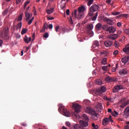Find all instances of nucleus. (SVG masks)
I'll return each instance as SVG.
<instances>
[{"label": "nucleus", "instance_id": "obj_15", "mask_svg": "<svg viewBox=\"0 0 129 129\" xmlns=\"http://www.w3.org/2000/svg\"><path fill=\"white\" fill-rule=\"evenodd\" d=\"M112 45V42L111 41L107 40L104 42V45L106 47L109 48Z\"/></svg>", "mask_w": 129, "mask_h": 129}, {"label": "nucleus", "instance_id": "obj_43", "mask_svg": "<svg viewBox=\"0 0 129 129\" xmlns=\"http://www.w3.org/2000/svg\"><path fill=\"white\" fill-rule=\"evenodd\" d=\"M66 125L68 126L69 127H71V123L69 121H67Z\"/></svg>", "mask_w": 129, "mask_h": 129}, {"label": "nucleus", "instance_id": "obj_7", "mask_svg": "<svg viewBox=\"0 0 129 129\" xmlns=\"http://www.w3.org/2000/svg\"><path fill=\"white\" fill-rule=\"evenodd\" d=\"M111 115H110L108 118H104L102 121L103 125H106L110 122H113V120L111 119Z\"/></svg>", "mask_w": 129, "mask_h": 129}, {"label": "nucleus", "instance_id": "obj_45", "mask_svg": "<svg viewBox=\"0 0 129 129\" xmlns=\"http://www.w3.org/2000/svg\"><path fill=\"white\" fill-rule=\"evenodd\" d=\"M69 21H70L71 24H73V20L72 19V17H70V18L69 19Z\"/></svg>", "mask_w": 129, "mask_h": 129}, {"label": "nucleus", "instance_id": "obj_19", "mask_svg": "<svg viewBox=\"0 0 129 129\" xmlns=\"http://www.w3.org/2000/svg\"><path fill=\"white\" fill-rule=\"evenodd\" d=\"M129 56H124L122 58L121 61H122V62L125 64L128 61Z\"/></svg>", "mask_w": 129, "mask_h": 129}, {"label": "nucleus", "instance_id": "obj_64", "mask_svg": "<svg viewBox=\"0 0 129 129\" xmlns=\"http://www.w3.org/2000/svg\"><path fill=\"white\" fill-rule=\"evenodd\" d=\"M124 103L128 104H129V99L127 100V101L126 102H124Z\"/></svg>", "mask_w": 129, "mask_h": 129}, {"label": "nucleus", "instance_id": "obj_22", "mask_svg": "<svg viewBox=\"0 0 129 129\" xmlns=\"http://www.w3.org/2000/svg\"><path fill=\"white\" fill-rule=\"evenodd\" d=\"M25 16H26V21L28 22L30 18V14L28 12H25Z\"/></svg>", "mask_w": 129, "mask_h": 129}, {"label": "nucleus", "instance_id": "obj_28", "mask_svg": "<svg viewBox=\"0 0 129 129\" xmlns=\"http://www.w3.org/2000/svg\"><path fill=\"white\" fill-rule=\"evenodd\" d=\"M87 1L88 2V3H87V5L89 7L91 6L94 3V0H87Z\"/></svg>", "mask_w": 129, "mask_h": 129}, {"label": "nucleus", "instance_id": "obj_36", "mask_svg": "<svg viewBox=\"0 0 129 129\" xmlns=\"http://www.w3.org/2000/svg\"><path fill=\"white\" fill-rule=\"evenodd\" d=\"M112 115L113 116H116L118 115V113L116 111H114V112H112Z\"/></svg>", "mask_w": 129, "mask_h": 129}, {"label": "nucleus", "instance_id": "obj_27", "mask_svg": "<svg viewBox=\"0 0 129 129\" xmlns=\"http://www.w3.org/2000/svg\"><path fill=\"white\" fill-rule=\"evenodd\" d=\"M119 73L122 75H126L127 73V72L126 71V70L122 69L119 72Z\"/></svg>", "mask_w": 129, "mask_h": 129}, {"label": "nucleus", "instance_id": "obj_24", "mask_svg": "<svg viewBox=\"0 0 129 129\" xmlns=\"http://www.w3.org/2000/svg\"><path fill=\"white\" fill-rule=\"evenodd\" d=\"M53 11H54L53 8H51L50 9H48L46 10V12H47V14H48V15H50L52 14V13H53Z\"/></svg>", "mask_w": 129, "mask_h": 129}, {"label": "nucleus", "instance_id": "obj_44", "mask_svg": "<svg viewBox=\"0 0 129 129\" xmlns=\"http://www.w3.org/2000/svg\"><path fill=\"white\" fill-rule=\"evenodd\" d=\"M30 4V1H27L25 3V5H24V8H26V6H27V5Z\"/></svg>", "mask_w": 129, "mask_h": 129}, {"label": "nucleus", "instance_id": "obj_46", "mask_svg": "<svg viewBox=\"0 0 129 129\" xmlns=\"http://www.w3.org/2000/svg\"><path fill=\"white\" fill-rule=\"evenodd\" d=\"M121 33H122L121 31L118 30V31H117V34H116L115 35L119 36L120 34H121Z\"/></svg>", "mask_w": 129, "mask_h": 129}, {"label": "nucleus", "instance_id": "obj_18", "mask_svg": "<svg viewBox=\"0 0 129 129\" xmlns=\"http://www.w3.org/2000/svg\"><path fill=\"white\" fill-rule=\"evenodd\" d=\"M105 80L107 82H114L115 81L114 78L110 77V76H107Z\"/></svg>", "mask_w": 129, "mask_h": 129}, {"label": "nucleus", "instance_id": "obj_62", "mask_svg": "<svg viewBox=\"0 0 129 129\" xmlns=\"http://www.w3.org/2000/svg\"><path fill=\"white\" fill-rule=\"evenodd\" d=\"M98 126L96 125V126H93V129H98Z\"/></svg>", "mask_w": 129, "mask_h": 129}, {"label": "nucleus", "instance_id": "obj_6", "mask_svg": "<svg viewBox=\"0 0 129 129\" xmlns=\"http://www.w3.org/2000/svg\"><path fill=\"white\" fill-rule=\"evenodd\" d=\"M102 29L103 30H106L107 32H108L110 33H113L116 31V29L114 27L112 26L106 28V25H104Z\"/></svg>", "mask_w": 129, "mask_h": 129}, {"label": "nucleus", "instance_id": "obj_26", "mask_svg": "<svg viewBox=\"0 0 129 129\" xmlns=\"http://www.w3.org/2000/svg\"><path fill=\"white\" fill-rule=\"evenodd\" d=\"M128 17V14H122L118 16V18H127Z\"/></svg>", "mask_w": 129, "mask_h": 129}, {"label": "nucleus", "instance_id": "obj_33", "mask_svg": "<svg viewBox=\"0 0 129 129\" xmlns=\"http://www.w3.org/2000/svg\"><path fill=\"white\" fill-rule=\"evenodd\" d=\"M88 29L89 30L91 31L92 29H93V25L92 24H89L88 25Z\"/></svg>", "mask_w": 129, "mask_h": 129}, {"label": "nucleus", "instance_id": "obj_4", "mask_svg": "<svg viewBox=\"0 0 129 129\" xmlns=\"http://www.w3.org/2000/svg\"><path fill=\"white\" fill-rule=\"evenodd\" d=\"M1 37L4 40H8L10 37L8 36V28H5L1 34Z\"/></svg>", "mask_w": 129, "mask_h": 129}, {"label": "nucleus", "instance_id": "obj_1", "mask_svg": "<svg viewBox=\"0 0 129 129\" xmlns=\"http://www.w3.org/2000/svg\"><path fill=\"white\" fill-rule=\"evenodd\" d=\"M86 8L84 6L78 8V10H75L74 12V16L75 18H77L79 20H81L84 16V12H85Z\"/></svg>", "mask_w": 129, "mask_h": 129}, {"label": "nucleus", "instance_id": "obj_14", "mask_svg": "<svg viewBox=\"0 0 129 129\" xmlns=\"http://www.w3.org/2000/svg\"><path fill=\"white\" fill-rule=\"evenodd\" d=\"M118 36L115 34H110L108 36V38L110 40H115L118 38Z\"/></svg>", "mask_w": 129, "mask_h": 129}, {"label": "nucleus", "instance_id": "obj_3", "mask_svg": "<svg viewBox=\"0 0 129 129\" xmlns=\"http://www.w3.org/2000/svg\"><path fill=\"white\" fill-rule=\"evenodd\" d=\"M61 110H62V114L64 116H66L68 117L71 116V113H70L69 110H68L66 108H64L63 106H61L58 108L59 112H60Z\"/></svg>", "mask_w": 129, "mask_h": 129}, {"label": "nucleus", "instance_id": "obj_5", "mask_svg": "<svg viewBox=\"0 0 129 129\" xmlns=\"http://www.w3.org/2000/svg\"><path fill=\"white\" fill-rule=\"evenodd\" d=\"M99 42L98 40H95L93 42V45L92 46L93 51L95 52V51H99Z\"/></svg>", "mask_w": 129, "mask_h": 129}, {"label": "nucleus", "instance_id": "obj_23", "mask_svg": "<svg viewBox=\"0 0 129 129\" xmlns=\"http://www.w3.org/2000/svg\"><path fill=\"white\" fill-rule=\"evenodd\" d=\"M102 24L101 23H99L98 24H97L96 25V30H98V31L100 30L102 28Z\"/></svg>", "mask_w": 129, "mask_h": 129}, {"label": "nucleus", "instance_id": "obj_51", "mask_svg": "<svg viewBox=\"0 0 129 129\" xmlns=\"http://www.w3.org/2000/svg\"><path fill=\"white\" fill-rule=\"evenodd\" d=\"M106 62V58L103 59L102 61V64H105Z\"/></svg>", "mask_w": 129, "mask_h": 129}, {"label": "nucleus", "instance_id": "obj_58", "mask_svg": "<svg viewBox=\"0 0 129 129\" xmlns=\"http://www.w3.org/2000/svg\"><path fill=\"white\" fill-rule=\"evenodd\" d=\"M111 1H112V0H106V3H107L108 5H110V3H111Z\"/></svg>", "mask_w": 129, "mask_h": 129}, {"label": "nucleus", "instance_id": "obj_35", "mask_svg": "<svg viewBox=\"0 0 129 129\" xmlns=\"http://www.w3.org/2000/svg\"><path fill=\"white\" fill-rule=\"evenodd\" d=\"M98 16V12H96V15L93 16L92 18V21H95Z\"/></svg>", "mask_w": 129, "mask_h": 129}, {"label": "nucleus", "instance_id": "obj_59", "mask_svg": "<svg viewBox=\"0 0 129 129\" xmlns=\"http://www.w3.org/2000/svg\"><path fill=\"white\" fill-rule=\"evenodd\" d=\"M21 1L22 0H16V4L18 5L19 4H20V3H21Z\"/></svg>", "mask_w": 129, "mask_h": 129}, {"label": "nucleus", "instance_id": "obj_13", "mask_svg": "<svg viewBox=\"0 0 129 129\" xmlns=\"http://www.w3.org/2000/svg\"><path fill=\"white\" fill-rule=\"evenodd\" d=\"M106 92V88L105 87L102 86L100 89L97 90V93L100 94H102L103 93Z\"/></svg>", "mask_w": 129, "mask_h": 129}, {"label": "nucleus", "instance_id": "obj_10", "mask_svg": "<svg viewBox=\"0 0 129 129\" xmlns=\"http://www.w3.org/2000/svg\"><path fill=\"white\" fill-rule=\"evenodd\" d=\"M73 108L75 109V111L77 113H80L81 112V106L77 103L73 104Z\"/></svg>", "mask_w": 129, "mask_h": 129}, {"label": "nucleus", "instance_id": "obj_2", "mask_svg": "<svg viewBox=\"0 0 129 129\" xmlns=\"http://www.w3.org/2000/svg\"><path fill=\"white\" fill-rule=\"evenodd\" d=\"M80 125L78 124L75 125L74 126V129H86L85 127L88 125V122L83 120H80Z\"/></svg>", "mask_w": 129, "mask_h": 129}, {"label": "nucleus", "instance_id": "obj_37", "mask_svg": "<svg viewBox=\"0 0 129 129\" xmlns=\"http://www.w3.org/2000/svg\"><path fill=\"white\" fill-rule=\"evenodd\" d=\"M48 27V25L47 23H45L44 24V26H43V29H47Z\"/></svg>", "mask_w": 129, "mask_h": 129}, {"label": "nucleus", "instance_id": "obj_21", "mask_svg": "<svg viewBox=\"0 0 129 129\" xmlns=\"http://www.w3.org/2000/svg\"><path fill=\"white\" fill-rule=\"evenodd\" d=\"M82 116L83 119L86 120V122H88V121L89 120V118L87 116V115H86V114H82Z\"/></svg>", "mask_w": 129, "mask_h": 129}, {"label": "nucleus", "instance_id": "obj_30", "mask_svg": "<svg viewBox=\"0 0 129 129\" xmlns=\"http://www.w3.org/2000/svg\"><path fill=\"white\" fill-rule=\"evenodd\" d=\"M28 31L27 29H23L21 31V35H24Z\"/></svg>", "mask_w": 129, "mask_h": 129}, {"label": "nucleus", "instance_id": "obj_40", "mask_svg": "<svg viewBox=\"0 0 129 129\" xmlns=\"http://www.w3.org/2000/svg\"><path fill=\"white\" fill-rule=\"evenodd\" d=\"M44 38H47L48 37V33H44V35H43Z\"/></svg>", "mask_w": 129, "mask_h": 129}, {"label": "nucleus", "instance_id": "obj_34", "mask_svg": "<svg viewBox=\"0 0 129 129\" xmlns=\"http://www.w3.org/2000/svg\"><path fill=\"white\" fill-rule=\"evenodd\" d=\"M114 46L116 48H118L119 46V43L118 42L115 41L114 43Z\"/></svg>", "mask_w": 129, "mask_h": 129}, {"label": "nucleus", "instance_id": "obj_54", "mask_svg": "<svg viewBox=\"0 0 129 129\" xmlns=\"http://www.w3.org/2000/svg\"><path fill=\"white\" fill-rule=\"evenodd\" d=\"M70 10L69 9H68L66 11V14H67V15L68 16H69L70 15Z\"/></svg>", "mask_w": 129, "mask_h": 129}, {"label": "nucleus", "instance_id": "obj_60", "mask_svg": "<svg viewBox=\"0 0 129 129\" xmlns=\"http://www.w3.org/2000/svg\"><path fill=\"white\" fill-rule=\"evenodd\" d=\"M117 26H118V27L121 26V23L120 22L117 23Z\"/></svg>", "mask_w": 129, "mask_h": 129}, {"label": "nucleus", "instance_id": "obj_41", "mask_svg": "<svg viewBox=\"0 0 129 129\" xmlns=\"http://www.w3.org/2000/svg\"><path fill=\"white\" fill-rule=\"evenodd\" d=\"M126 105H127V104L123 103L122 104L120 105V107L123 108L125 107Z\"/></svg>", "mask_w": 129, "mask_h": 129}, {"label": "nucleus", "instance_id": "obj_12", "mask_svg": "<svg viewBox=\"0 0 129 129\" xmlns=\"http://www.w3.org/2000/svg\"><path fill=\"white\" fill-rule=\"evenodd\" d=\"M123 113V117L125 118H127L129 116V106L124 109Z\"/></svg>", "mask_w": 129, "mask_h": 129}, {"label": "nucleus", "instance_id": "obj_52", "mask_svg": "<svg viewBox=\"0 0 129 129\" xmlns=\"http://www.w3.org/2000/svg\"><path fill=\"white\" fill-rule=\"evenodd\" d=\"M118 53V51L117 50H116L114 51V52L113 53V54L115 55H117Z\"/></svg>", "mask_w": 129, "mask_h": 129}, {"label": "nucleus", "instance_id": "obj_32", "mask_svg": "<svg viewBox=\"0 0 129 129\" xmlns=\"http://www.w3.org/2000/svg\"><path fill=\"white\" fill-rule=\"evenodd\" d=\"M104 99L108 101H110V102H112V98L107 97L106 96H105L104 97Z\"/></svg>", "mask_w": 129, "mask_h": 129}, {"label": "nucleus", "instance_id": "obj_17", "mask_svg": "<svg viewBox=\"0 0 129 129\" xmlns=\"http://www.w3.org/2000/svg\"><path fill=\"white\" fill-rule=\"evenodd\" d=\"M123 52H124L125 53L129 55V43L127 44L122 50Z\"/></svg>", "mask_w": 129, "mask_h": 129}, {"label": "nucleus", "instance_id": "obj_38", "mask_svg": "<svg viewBox=\"0 0 129 129\" xmlns=\"http://www.w3.org/2000/svg\"><path fill=\"white\" fill-rule=\"evenodd\" d=\"M124 33L129 35V28H126L124 30Z\"/></svg>", "mask_w": 129, "mask_h": 129}, {"label": "nucleus", "instance_id": "obj_53", "mask_svg": "<svg viewBox=\"0 0 129 129\" xmlns=\"http://www.w3.org/2000/svg\"><path fill=\"white\" fill-rule=\"evenodd\" d=\"M48 27L49 29H52L53 27L52 24H49Z\"/></svg>", "mask_w": 129, "mask_h": 129}, {"label": "nucleus", "instance_id": "obj_20", "mask_svg": "<svg viewBox=\"0 0 129 129\" xmlns=\"http://www.w3.org/2000/svg\"><path fill=\"white\" fill-rule=\"evenodd\" d=\"M104 21L108 22V24H109L110 25L112 24V23L113 21L111 19H109V18H104Z\"/></svg>", "mask_w": 129, "mask_h": 129}, {"label": "nucleus", "instance_id": "obj_56", "mask_svg": "<svg viewBox=\"0 0 129 129\" xmlns=\"http://www.w3.org/2000/svg\"><path fill=\"white\" fill-rule=\"evenodd\" d=\"M45 30H46V29L42 28V30H40V33H44L45 32Z\"/></svg>", "mask_w": 129, "mask_h": 129}, {"label": "nucleus", "instance_id": "obj_16", "mask_svg": "<svg viewBox=\"0 0 129 129\" xmlns=\"http://www.w3.org/2000/svg\"><path fill=\"white\" fill-rule=\"evenodd\" d=\"M31 37H28L27 36L25 35V37L24 38V41L25 42V43L28 44L30 42H31Z\"/></svg>", "mask_w": 129, "mask_h": 129}, {"label": "nucleus", "instance_id": "obj_29", "mask_svg": "<svg viewBox=\"0 0 129 129\" xmlns=\"http://www.w3.org/2000/svg\"><path fill=\"white\" fill-rule=\"evenodd\" d=\"M97 109H98L99 110H101L102 109V106L101 103H98V104H97L96 106Z\"/></svg>", "mask_w": 129, "mask_h": 129}, {"label": "nucleus", "instance_id": "obj_31", "mask_svg": "<svg viewBox=\"0 0 129 129\" xmlns=\"http://www.w3.org/2000/svg\"><path fill=\"white\" fill-rule=\"evenodd\" d=\"M21 28H22V22H20L17 25L16 28L17 30L18 29L20 30Z\"/></svg>", "mask_w": 129, "mask_h": 129}, {"label": "nucleus", "instance_id": "obj_50", "mask_svg": "<svg viewBox=\"0 0 129 129\" xmlns=\"http://www.w3.org/2000/svg\"><path fill=\"white\" fill-rule=\"evenodd\" d=\"M8 13V9H5L4 12H3V15H7Z\"/></svg>", "mask_w": 129, "mask_h": 129}, {"label": "nucleus", "instance_id": "obj_42", "mask_svg": "<svg viewBox=\"0 0 129 129\" xmlns=\"http://www.w3.org/2000/svg\"><path fill=\"white\" fill-rule=\"evenodd\" d=\"M120 14V12H112V15L114 16H117Z\"/></svg>", "mask_w": 129, "mask_h": 129}, {"label": "nucleus", "instance_id": "obj_48", "mask_svg": "<svg viewBox=\"0 0 129 129\" xmlns=\"http://www.w3.org/2000/svg\"><path fill=\"white\" fill-rule=\"evenodd\" d=\"M60 28L59 26H56V27L55 28V31H56V32H58V30H60Z\"/></svg>", "mask_w": 129, "mask_h": 129}, {"label": "nucleus", "instance_id": "obj_63", "mask_svg": "<svg viewBox=\"0 0 129 129\" xmlns=\"http://www.w3.org/2000/svg\"><path fill=\"white\" fill-rule=\"evenodd\" d=\"M124 129H129V126L128 125H126L124 126Z\"/></svg>", "mask_w": 129, "mask_h": 129}, {"label": "nucleus", "instance_id": "obj_39", "mask_svg": "<svg viewBox=\"0 0 129 129\" xmlns=\"http://www.w3.org/2000/svg\"><path fill=\"white\" fill-rule=\"evenodd\" d=\"M22 20V14L19 15L18 18L17 19V21L20 22Z\"/></svg>", "mask_w": 129, "mask_h": 129}, {"label": "nucleus", "instance_id": "obj_47", "mask_svg": "<svg viewBox=\"0 0 129 129\" xmlns=\"http://www.w3.org/2000/svg\"><path fill=\"white\" fill-rule=\"evenodd\" d=\"M118 65L116 64V68H113V69H112V72H115L116 70V68H117Z\"/></svg>", "mask_w": 129, "mask_h": 129}, {"label": "nucleus", "instance_id": "obj_11", "mask_svg": "<svg viewBox=\"0 0 129 129\" xmlns=\"http://www.w3.org/2000/svg\"><path fill=\"white\" fill-rule=\"evenodd\" d=\"M121 89H123V86L121 85H117L113 88V93H116Z\"/></svg>", "mask_w": 129, "mask_h": 129}, {"label": "nucleus", "instance_id": "obj_61", "mask_svg": "<svg viewBox=\"0 0 129 129\" xmlns=\"http://www.w3.org/2000/svg\"><path fill=\"white\" fill-rule=\"evenodd\" d=\"M54 18L53 17H48V20H53Z\"/></svg>", "mask_w": 129, "mask_h": 129}, {"label": "nucleus", "instance_id": "obj_57", "mask_svg": "<svg viewBox=\"0 0 129 129\" xmlns=\"http://www.w3.org/2000/svg\"><path fill=\"white\" fill-rule=\"evenodd\" d=\"M32 20H29V21L28 22V25H30L32 24Z\"/></svg>", "mask_w": 129, "mask_h": 129}, {"label": "nucleus", "instance_id": "obj_9", "mask_svg": "<svg viewBox=\"0 0 129 129\" xmlns=\"http://www.w3.org/2000/svg\"><path fill=\"white\" fill-rule=\"evenodd\" d=\"M99 9V6L98 5H93L90 8V11L91 13H94L95 12H97Z\"/></svg>", "mask_w": 129, "mask_h": 129}, {"label": "nucleus", "instance_id": "obj_49", "mask_svg": "<svg viewBox=\"0 0 129 129\" xmlns=\"http://www.w3.org/2000/svg\"><path fill=\"white\" fill-rule=\"evenodd\" d=\"M108 67L107 66H104L102 67V70H104V71H107Z\"/></svg>", "mask_w": 129, "mask_h": 129}, {"label": "nucleus", "instance_id": "obj_25", "mask_svg": "<svg viewBox=\"0 0 129 129\" xmlns=\"http://www.w3.org/2000/svg\"><path fill=\"white\" fill-rule=\"evenodd\" d=\"M95 83H96V85H101L102 84V82L101 80L98 79L95 81Z\"/></svg>", "mask_w": 129, "mask_h": 129}, {"label": "nucleus", "instance_id": "obj_8", "mask_svg": "<svg viewBox=\"0 0 129 129\" xmlns=\"http://www.w3.org/2000/svg\"><path fill=\"white\" fill-rule=\"evenodd\" d=\"M87 112L91 115H94L95 117H97V113H96L95 110L90 107L87 108Z\"/></svg>", "mask_w": 129, "mask_h": 129}, {"label": "nucleus", "instance_id": "obj_55", "mask_svg": "<svg viewBox=\"0 0 129 129\" xmlns=\"http://www.w3.org/2000/svg\"><path fill=\"white\" fill-rule=\"evenodd\" d=\"M65 7H66V4H63V5H60V8L62 9H63L64 8H65Z\"/></svg>", "mask_w": 129, "mask_h": 129}]
</instances>
